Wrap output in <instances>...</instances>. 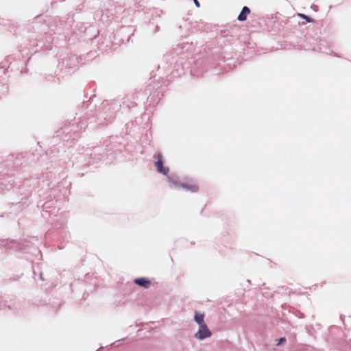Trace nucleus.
<instances>
[{"label":"nucleus","mask_w":351,"mask_h":351,"mask_svg":"<svg viewBox=\"0 0 351 351\" xmlns=\"http://www.w3.org/2000/svg\"><path fill=\"white\" fill-rule=\"evenodd\" d=\"M157 160L155 162V165L157 167V171L158 173H162L163 175H167L169 171L167 167H165L163 166L162 156L160 154H158Z\"/></svg>","instance_id":"7ed1b4c3"},{"label":"nucleus","mask_w":351,"mask_h":351,"mask_svg":"<svg viewBox=\"0 0 351 351\" xmlns=\"http://www.w3.org/2000/svg\"><path fill=\"white\" fill-rule=\"evenodd\" d=\"M40 277L43 280V275H42V274H40Z\"/></svg>","instance_id":"9d476101"},{"label":"nucleus","mask_w":351,"mask_h":351,"mask_svg":"<svg viewBox=\"0 0 351 351\" xmlns=\"http://www.w3.org/2000/svg\"><path fill=\"white\" fill-rule=\"evenodd\" d=\"M193 2H194V3H195V5L197 8H199V7L200 6V5H199V1H193Z\"/></svg>","instance_id":"1a4fd4ad"},{"label":"nucleus","mask_w":351,"mask_h":351,"mask_svg":"<svg viewBox=\"0 0 351 351\" xmlns=\"http://www.w3.org/2000/svg\"><path fill=\"white\" fill-rule=\"evenodd\" d=\"M298 16L304 19L307 22H311V19L308 16L303 14H298Z\"/></svg>","instance_id":"6e6552de"},{"label":"nucleus","mask_w":351,"mask_h":351,"mask_svg":"<svg viewBox=\"0 0 351 351\" xmlns=\"http://www.w3.org/2000/svg\"><path fill=\"white\" fill-rule=\"evenodd\" d=\"M194 320L198 324L199 326L206 324V323L204 322V313L196 311L195 313Z\"/></svg>","instance_id":"39448f33"},{"label":"nucleus","mask_w":351,"mask_h":351,"mask_svg":"<svg viewBox=\"0 0 351 351\" xmlns=\"http://www.w3.org/2000/svg\"><path fill=\"white\" fill-rule=\"evenodd\" d=\"M212 336V332L208 328L207 325L199 326V330L194 335V337L198 340L202 341L205 339L209 338Z\"/></svg>","instance_id":"f03ea898"},{"label":"nucleus","mask_w":351,"mask_h":351,"mask_svg":"<svg viewBox=\"0 0 351 351\" xmlns=\"http://www.w3.org/2000/svg\"><path fill=\"white\" fill-rule=\"evenodd\" d=\"M167 180L171 189L182 187L184 189L190 191L193 193L197 192L198 191V186L194 182H191L189 183H180L178 182L177 177L175 176H167Z\"/></svg>","instance_id":"f257e3e1"},{"label":"nucleus","mask_w":351,"mask_h":351,"mask_svg":"<svg viewBox=\"0 0 351 351\" xmlns=\"http://www.w3.org/2000/svg\"><path fill=\"white\" fill-rule=\"evenodd\" d=\"M250 13V9L247 6H244L237 17L238 21H245L247 19V14H249Z\"/></svg>","instance_id":"20e7f679"},{"label":"nucleus","mask_w":351,"mask_h":351,"mask_svg":"<svg viewBox=\"0 0 351 351\" xmlns=\"http://www.w3.org/2000/svg\"><path fill=\"white\" fill-rule=\"evenodd\" d=\"M286 341V339L285 337H280L276 341V346H279L284 343Z\"/></svg>","instance_id":"0eeeda50"},{"label":"nucleus","mask_w":351,"mask_h":351,"mask_svg":"<svg viewBox=\"0 0 351 351\" xmlns=\"http://www.w3.org/2000/svg\"><path fill=\"white\" fill-rule=\"evenodd\" d=\"M135 284L138 286L147 288L150 283V281L145 278H139L134 280Z\"/></svg>","instance_id":"423d86ee"}]
</instances>
